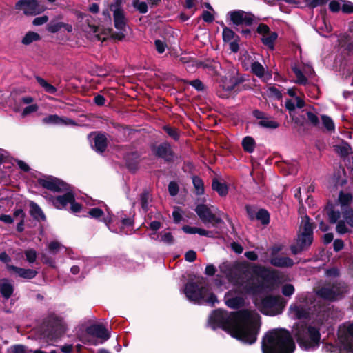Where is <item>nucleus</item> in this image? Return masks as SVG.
Wrapping results in <instances>:
<instances>
[{"label":"nucleus","instance_id":"18","mask_svg":"<svg viewBox=\"0 0 353 353\" xmlns=\"http://www.w3.org/2000/svg\"><path fill=\"white\" fill-rule=\"evenodd\" d=\"M63 195L56 196L53 200V205L58 209H65L68 203L74 201V194L70 188L69 190L65 191Z\"/></svg>","mask_w":353,"mask_h":353},{"label":"nucleus","instance_id":"60","mask_svg":"<svg viewBox=\"0 0 353 353\" xmlns=\"http://www.w3.org/2000/svg\"><path fill=\"white\" fill-rule=\"evenodd\" d=\"M25 256L26 260L32 263L36 261L37 259V252L34 249H29L25 251Z\"/></svg>","mask_w":353,"mask_h":353},{"label":"nucleus","instance_id":"54","mask_svg":"<svg viewBox=\"0 0 353 353\" xmlns=\"http://www.w3.org/2000/svg\"><path fill=\"white\" fill-rule=\"evenodd\" d=\"M295 316L297 319H308L309 312L304 308L296 306Z\"/></svg>","mask_w":353,"mask_h":353},{"label":"nucleus","instance_id":"19","mask_svg":"<svg viewBox=\"0 0 353 353\" xmlns=\"http://www.w3.org/2000/svg\"><path fill=\"white\" fill-rule=\"evenodd\" d=\"M14 291V285L8 279L4 278L0 280V294L3 300H8L12 296Z\"/></svg>","mask_w":353,"mask_h":353},{"label":"nucleus","instance_id":"4","mask_svg":"<svg viewBox=\"0 0 353 353\" xmlns=\"http://www.w3.org/2000/svg\"><path fill=\"white\" fill-rule=\"evenodd\" d=\"M67 331V325L62 316L54 312H50L43 319L40 332L41 338L53 341L61 337Z\"/></svg>","mask_w":353,"mask_h":353},{"label":"nucleus","instance_id":"24","mask_svg":"<svg viewBox=\"0 0 353 353\" xmlns=\"http://www.w3.org/2000/svg\"><path fill=\"white\" fill-rule=\"evenodd\" d=\"M225 305L232 309H239L244 305L245 301L241 296H230L229 293L225 295Z\"/></svg>","mask_w":353,"mask_h":353},{"label":"nucleus","instance_id":"31","mask_svg":"<svg viewBox=\"0 0 353 353\" xmlns=\"http://www.w3.org/2000/svg\"><path fill=\"white\" fill-rule=\"evenodd\" d=\"M35 79L37 82L44 89V90L50 94H54L57 91V88L47 82L44 79L39 76H36Z\"/></svg>","mask_w":353,"mask_h":353},{"label":"nucleus","instance_id":"26","mask_svg":"<svg viewBox=\"0 0 353 353\" xmlns=\"http://www.w3.org/2000/svg\"><path fill=\"white\" fill-rule=\"evenodd\" d=\"M126 168L131 172H135L139 169V156H124Z\"/></svg>","mask_w":353,"mask_h":353},{"label":"nucleus","instance_id":"42","mask_svg":"<svg viewBox=\"0 0 353 353\" xmlns=\"http://www.w3.org/2000/svg\"><path fill=\"white\" fill-rule=\"evenodd\" d=\"M216 62L212 59H206L205 61H197L196 65L197 68H203L204 69H208L211 71L216 70V66L214 65Z\"/></svg>","mask_w":353,"mask_h":353},{"label":"nucleus","instance_id":"53","mask_svg":"<svg viewBox=\"0 0 353 353\" xmlns=\"http://www.w3.org/2000/svg\"><path fill=\"white\" fill-rule=\"evenodd\" d=\"M336 230L339 234H344L351 232V230L346 226L345 221L343 220H340L337 222Z\"/></svg>","mask_w":353,"mask_h":353},{"label":"nucleus","instance_id":"16","mask_svg":"<svg viewBox=\"0 0 353 353\" xmlns=\"http://www.w3.org/2000/svg\"><path fill=\"white\" fill-rule=\"evenodd\" d=\"M245 81V79L243 77L231 76L229 79L225 77L222 79V89L225 92H231L234 90L235 92H239L241 90L239 88V85Z\"/></svg>","mask_w":353,"mask_h":353},{"label":"nucleus","instance_id":"38","mask_svg":"<svg viewBox=\"0 0 353 353\" xmlns=\"http://www.w3.org/2000/svg\"><path fill=\"white\" fill-rule=\"evenodd\" d=\"M192 183L197 195H202L204 194V184L202 179L199 176H194L192 177Z\"/></svg>","mask_w":353,"mask_h":353},{"label":"nucleus","instance_id":"51","mask_svg":"<svg viewBox=\"0 0 353 353\" xmlns=\"http://www.w3.org/2000/svg\"><path fill=\"white\" fill-rule=\"evenodd\" d=\"M62 28V22L50 21L47 26V30L50 33H56Z\"/></svg>","mask_w":353,"mask_h":353},{"label":"nucleus","instance_id":"58","mask_svg":"<svg viewBox=\"0 0 353 353\" xmlns=\"http://www.w3.org/2000/svg\"><path fill=\"white\" fill-rule=\"evenodd\" d=\"M343 217L345 219L347 223L352 228H353V210L351 208L345 210L343 212Z\"/></svg>","mask_w":353,"mask_h":353},{"label":"nucleus","instance_id":"35","mask_svg":"<svg viewBox=\"0 0 353 353\" xmlns=\"http://www.w3.org/2000/svg\"><path fill=\"white\" fill-rule=\"evenodd\" d=\"M255 141L254 138L250 136L244 137L242 140V147L245 152L252 153L255 147Z\"/></svg>","mask_w":353,"mask_h":353},{"label":"nucleus","instance_id":"29","mask_svg":"<svg viewBox=\"0 0 353 353\" xmlns=\"http://www.w3.org/2000/svg\"><path fill=\"white\" fill-rule=\"evenodd\" d=\"M278 38V34L276 32H270L261 38L262 43L270 50H274V43Z\"/></svg>","mask_w":353,"mask_h":353},{"label":"nucleus","instance_id":"40","mask_svg":"<svg viewBox=\"0 0 353 353\" xmlns=\"http://www.w3.org/2000/svg\"><path fill=\"white\" fill-rule=\"evenodd\" d=\"M251 71L259 78L263 77L265 74L264 67L258 61H254L251 64Z\"/></svg>","mask_w":353,"mask_h":353},{"label":"nucleus","instance_id":"22","mask_svg":"<svg viewBox=\"0 0 353 353\" xmlns=\"http://www.w3.org/2000/svg\"><path fill=\"white\" fill-rule=\"evenodd\" d=\"M270 263L279 268H291L294 265V261L288 256H275L270 259Z\"/></svg>","mask_w":353,"mask_h":353},{"label":"nucleus","instance_id":"7","mask_svg":"<svg viewBox=\"0 0 353 353\" xmlns=\"http://www.w3.org/2000/svg\"><path fill=\"white\" fill-rule=\"evenodd\" d=\"M261 273L259 274L262 279H247L242 285L245 292L251 295H258L263 292L267 285L265 282L272 283L276 281L277 274L274 270H269L265 268L260 267Z\"/></svg>","mask_w":353,"mask_h":353},{"label":"nucleus","instance_id":"52","mask_svg":"<svg viewBox=\"0 0 353 353\" xmlns=\"http://www.w3.org/2000/svg\"><path fill=\"white\" fill-rule=\"evenodd\" d=\"M295 289L292 284L286 283L281 288V292L285 296H291L294 293Z\"/></svg>","mask_w":353,"mask_h":353},{"label":"nucleus","instance_id":"61","mask_svg":"<svg viewBox=\"0 0 353 353\" xmlns=\"http://www.w3.org/2000/svg\"><path fill=\"white\" fill-rule=\"evenodd\" d=\"M270 32L271 31L269 26L263 23H259L258 27L256 28V32L263 36H265Z\"/></svg>","mask_w":353,"mask_h":353},{"label":"nucleus","instance_id":"9","mask_svg":"<svg viewBox=\"0 0 353 353\" xmlns=\"http://www.w3.org/2000/svg\"><path fill=\"white\" fill-rule=\"evenodd\" d=\"M347 291V286L343 282H334L322 286L316 294L324 300L334 301L341 298Z\"/></svg>","mask_w":353,"mask_h":353},{"label":"nucleus","instance_id":"1","mask_svg":"<svg viewBox=\"0 0 353 353\" xmlns=\"http://www.w3.org/2000/svg\"><path fill=\"white\" fill-rule=\"evenodd\" d=\"M208 323L213 330L221 328L232 337L247 344H253L257 339L259 325L248 310L228 312L222 309L214 310Z\"/></svg>","mask_w":353,"mask_h":353},{"label":"nucleus","instance_id":"62","mask_svg":"<svg viewBox=\"0 0 353 353\" xmlns=\"http://www.w3.org/2000/svg\"><path fill=\"white\" fill-rule=\"evenodd\" d=\"M179 190V185L175 181H170L168 184V192L169 194L174 196H176Z\"/></svg>","mask_w":353,"mask_h":353},{"label":"nucleus","instance_id":"32","mask_svg":"<svg viewBox=\"0 0 353 353\" xmlns=\"http://www.w3.org/2000/svg\"><path fill=\"white\" fill-rule=\"evenodd\" d=\"M41 39L39 34L32 31L28 32L21 40V43L23 45L28 46L34 41H40Z\"/></svg>","mask_w":353,"mask_h":353},{"label":"nucleus","instance_id":"33","mask_svg":"<svg viewBox=\"0 0 353 353\" xmlns=\"http://www.w3.org/2000/svg\"><path fill=\"white\" fill-rule=\"evenodd\" d=\"M162 129L163 131L173 140L177 141L179 140L181 134L179 129L170 125H163Z\"/></svg>","mask_w":353,"mask_h":353},{"label":"nucleus","instance_id":"34","mask_svg":"<svg viewBox=\"0 0 353 353\" xmlns=\"http://www.w3.org/2000/svg\"><path fill=\"white\" fill-rule=\"evenodd\" d=\"M334 150L338 154H353L351 146L345 141H343L340 145H335Z\"/></svg>","mask_w":353,"mask_h":353},{"label":"nucleus","instance_id":"6","mask_svg":"<svg viewBox=\"0 0 353 353\" xmlns=\"http://www.w3.org/2000/svg\"><path fill=\"white\" fill-rule=\"evenodd\" d=\"M227 17L236 31L239 32L245 38L251 37V30L247 27L254 24L255 20L254 14L242 10H233L228 12Z\"/></svg>","mask_w":353,"mask_h":353},{"label":"nucleus","instance_id":"59","mask_svg":"<svg viewBox=\"0 0 353 353\" xmlns=\"http://www.w3.org/2000/svg\"><path fill=\"white\" fill-rule=\"evenodd\" d=\"M343 2L341 6V10L343 13L351 14L353 13V3L349 1L341 0Z\"/></svg>","mask_w":353,"mask_h":353},{"label":"nucleus","instance_id":"55","mask_svg":"<svg viewBox=\"0 0 353 353\" xmlns=\"http://www.w3.org/2000/svg\"><path fill=\"white\" fill-rule=\"evenodd\" d=\"M40 259L43 263L46 264L51 268H55V260L51 256H48L47 254H41Z\"/></svg>","mask_w":353,"mask_h":353},{"label":"nucleus","instance_id":"41","mask_svg":"<svg viewBox=\"0 0 353 353\" xmlns=\"http://www.w3.org/2000/svg\"><path fill=\"white\" fill-rule=\"evenodd\" d=\"M8 351L11 353H31L32 350L22 344H16L10 346Z\"/></svg>","mask_w":353,"mask_h":353},{"label":"nucleus","instance_id":"56","mask_svg":"<svg viewBox=\"0 0 353 353\" xmlns=\"http://www.w3.org/2000/svg\"><path fill=\"white\" fill-rule=\"evenodd\" d=\"M108 31L110 33L111 38L114 40L122 41L125 37V32L126 30H119V32H114L112 28H109Z\"/></svg>","mask_w":353,"mask_h":353},{"label":"nucleus","instance_id":"23","mask_svg":"<svg viewBox=\"0 0 353 353\" xmlns=\"http://www.w3.org/2000/svg\"><path fill=\"white\" fill-rule=\"evenodd\" d=\"M29 206L30 214L34 220L39 222L46 221V216L45 214L37 203L34 201H30Z\"/></svg>","mask_w":353,"mask_h":353},{"label":"nucleus","instance_id":"43","mask_svg":"<svg viewBox=\"0 0 353 353\" xmlns=\"http://www.w3.org/2000/svg\"><path fill=\"white\" fill-rule=\"evenodd\" d=\"M352 199V196L350 193H344L343 191H341L339 196V201L342 207L349 206L351 201Z\"/></svg>","mask_w":353,"mask_h":353},{"label":"nucleus","instance_id":"47","mask_svg":"<svg viewBox=\"0 0 353 353\" xmlns=\"http://www.w3.org/2000/svg\"><path fill=\"white\" fill-rule=\"evenodd\" d=\"M184 82L188 83V85H192L196 90L199 92L204 91L205 90V86L203 83L199 79L187 81L184 80Z\"/></svg>","mask_w":353,"mask_h":353},{"label":"nucleus","instance_id":"12","mask_svg":"<svg viewBox=\"0 0 353 353\" xmlns=\"http://www.w3.org/2000/svg\"><path fill=\"white\" fill-rule=\"evenodd\" d=\"M338 338L345 350L353 352V323H345L340 326Z\"/></svg>","mask_w":353,"mask_h":353},{"label":"nucleus","instance_id":"44","mask_svg":"<svg viewBox=\"0 0 353 353\" xmlns=\"http://www.w3.org/2000/svg\"><path fill=\"white\" fill-rule=\"evenodd\" d=\"M132 6L141 14H145L148 10L147 3L139 0H132Z\"/></svg>","mask_w":353,"mask_h":353},{"label":"nucleus","instance_id":"28","mask_svg":"<svg viewBox=\"0 0 353 353\" xmlns=\"http://www.w3.org/2000/svg\"><path fill=\"white\" fill-rule=\"evenodd\" d=\"M212 188L217 192L219 196H225L228 193V185L225 183L220 182L217 179H212Z\"/></svg>","mask_w":353,"mask_h":353},{"label":"nucleus","instance_id":"37","mask_svg":"<svg viewBox=\"0 0 353 353\" xmlns=\"http://www.w3.org/2000/svg\"><path fill=\"white\" fill-rule=\"evenodd\" d=\"M155 154H173L170 143L164 141L159 144L157 147Z\"/></svg>","mask_w":353,"mask_h":353},{"label":"nucleus","instance_id":"8","mask_svg":"<svg viewBox=\"0 0 353 353\" xmlns=\"http://www.w3.org/2000/svg\"><path fill=\"white\" fill-rule=\"evenodd\" d=\"M287 301L280 295L268 294L261 299L259 309L265 315L274 316L284 310Z\"/></svg>","mask_w":353,"mask_h":353},{"label":"nucleus","instance_id":"2","mask_svg":"<svg viewBox=\"0 0 353 353\" xmlns=\"http://www.w3.org/2000/svg\"><path fill=\"white\" fill-rule=\"evenodd\" d=\"M295 347L290 332L285 328L269 330L261 341L262 353H294Z\"/></svg>","mask_w":353,"mask_h":353},{"label":"nucleus","instance_id":"13","mask_svg":"<svg viewBox=\"0 0 353 353\" xmlns=\"http://www.w3.org/2000/svg\"><path fill=\"white\" fill-rule=\"evenodd\" d=\"M194 211L203 223H212L214 226L223 223V221L212 213V210L205 204L197 205Z\"/></svg>","mask_w":353,"mask_h":353},{"label":"nucleus","instance_id":"46","mask_svg":"<svg viewBox=\"0 0 353 353\" xmlns=\"http://www.w3.org/2000/svg\"><path fill=\"white\" fill-rule=\"evenodd\" d=\"M150 197V193L147 190H144L140 195L141 205L143 211L147 212L148 210V199Z\"/></svg>","mask_w":353,"mask_h":353},{"label":"nucleus","instance_id":"21","mask_svg":"<svg viewBox=\"0 0 353 353\" xmlns=\"http://www.w3.org/2000/svg\"><path fill=\"white\" fill-rule=\"evenodd\" d=\"M26 8H24L26 15H37L44 10L43 6H41L37 0H27Z\"/></svg>","mask_w":353,"mask_h":353},{"label":"nucleus","instance_id":"50","mask_svg":"<svg viewBox=\"0 0 353 353\" xmlns=\"http://www.w3.org/2000/svg\"><path fill=\"white\" fill-rule=\"evenodd\" d=\"M43 121L45 123L51 124H61L63 122V119L57 114L49 115L43 118Z\"/></svg>","mask_w":353,"mask_h":353},{"label":"nucleus","instance_id":"30","mask_svg":"<svg viewBox=\"0 0 353 353\" xmlns=\"http://www.w3.org/2000/svg\"><path fill=\"white\" fill-rule=\"evenodd\" d=\"M255 219L259 221L262 225H267L270 222V214L267 210L261 208L256 212Z\"/></svg>","mask_w":353,"mask_h":353},{"label":"nucleus","instance_id":"11","mask_svg":"<svg viewBox=\"0 0 353 353\" xmlns=\"http://www.w3.org/2000/svg\"><path fill=\"white\" fill-rule=\"evenodd\" d=\"M37 183L43 188L55 192H64L70 188V185L51 175L46 176V179H38Z\"/></svg>","mask_w":353,"mask_h":353},{"label":"nucleus","instance_id":"14","mask_svg":"<svg viewBox=\"0 0 353 353\" xmlns=\"http://www.w3.org/2000/svg\"><path fill=\"white\" fill-rule=\"evenodd\" d=\"M222 39L224 43H229V49L232 52H237L239 50V43L241 41L240 37L230 28H224L222 32Z\"/></svg>","mask_w":353,"mask_h":353},{"label":"nucleus","instance_id":"63","mask_svg":"<svg viewBox=\"0 0 353 353\" xmlns=\"http://www.w3.org/2000/svg\"><path fill=\"white\" fill-rule=\"evenodd\" d=\"M161 241L165 244L172 245L174 243V238L171 232H165L161 235Z\"/></svg>","mask_w":353,"mask_h":353},{"label":"nucleus","instance_id":"39","mask_svg":"<svg viewBox=\"0 0 353 353\" xmlns=\"http://www.w3.org/2000/svg\"><path fill=\"white\" fill-rule=\"evenodd\" d=\"M292 71L294 73L296 80V83L299 85H305L308 83L307 79L303 74V72L297 67H293Z\"/></svg>","mask_w":353,"mask_h":353},{"label":"nucleus","instance_id":"57","mask_svg":"<svg viewBox=\"0 0 353 353\" xmlns=\"http://www.w3.org/2000/svg\"><path fill=\"white\" fill-rule=\"evenodd\" d=\"M88 213L92 218L96 219H99L104 215L103 210L99 208H91Z\"/></svg>","mask_w":353,"mask_h":353},{"label":"nucleus","instance_id":"25","mask_svg":"<svg viewBox=\"0 0 353 353\" xmlns=\"http://www.w3.org/2000/svg\"><path fill=\"white\" fill-rule=\"evenodd\" d=\"M325 210L329 217L330 223H335L341 216V213L339 210H334V206L331 202H328L325 206Z\"/></svg>","mask_w":353,"mask_h":353},{"label":"nucleus","instance_id":"10","mask_svg":"<svg viewBox=\"0 0 353 353\" xmlns=\"http://www.w3.org/2000/svg\"><path fill=\"white\" fill-rule=\"evenodd\" d=\"M108 136L104 131H92L88 134L87 138L94 150L97 153L102 154L106 151L108 146Z\"/></svg>","mask_w":353,"mask_h":353},{"label":"nucleus","instance_id":"36","mask_svg":"<svg viewBox=\"0 0 353 353\" xmlns=\"http://www.w3.org/2000/svg\"><path fill=\"white\" fill-rule=\"evenodd\" d=\"M296 242L300 243L306 249H308L313 242V236L299 233L298 234Z\"/></svg>","mask_w":353,"mask_h":353},{"label":"nucleus","instance_id":"48","mask_svg":"<svg viewBox=\"0 0 353 353\" xmlns=\"http://www.w3.org/2000/svg\"><path fill=\"white\" fill-rule=\"evenodd\" d=\"M259 125L265 128L276 129L279 126V123L275 121H269L268 118L262 119L258 123Z\"/></svg>","mask_w":353,"mask_h":353},{"label":"nucleus","instance_id":"3","mask_svg":"<svg viewBox=\"0 0 353 353\" xmlns=\"http://www.w3.org/2000/svg\"><path fill=\"white\" fill-rule=\"evenodd\" d=\"M183 291L187 299L194 303L203 301L213 306L219 302L217 296L213 292H210L209 284L203 276L197 277L196 281L190 278L185 284Z\"/></svg>","mask_w":353,"mask_h":353},{"label":"nucleus","instance_id":"45","mask_svg":"<svg viewBox=\"0 0 353 353\" xmlns=\"http://www.w3.org/2000/svg\"><path fill=\"white\" fill-rule=\"evenodd\" d=\"M62 248H64V246L57 241H51L48 244L49 253L52 255L58 254Z\"/></svg>","mask_w":353,"mask_h":353},{"label":"nucleus","instance_id":"15","mask_svg":"<svg viewBox=\"0 0 353 353\" xmlns=\"http://www.w3.org/2000/svg\"><path fill=\"white\" fill-rule=\"evenodd\" d=\"M85 332L89 336H92L103 340L107 341L110 337V334L103 324H92L85 328Z\"/></svg>","mask_w":353,"mask_h":353},{"label":"nucleus","instance_id":"49","mask_svg":"<svg viewBox=\"0 0 353 353\" xmlns=\"http://www.w3.org/2000/svg\"><path fill=\"white\" fill-rule=\"evenodd\" d=\"M321 119H322L323 126L328 131L334 130L335 125H334V121L331 117H330L329 116H327V115H322Z\"/></svg>","mask_w":353,"mask_h":353},{"label":"nucleus","instance_id":"27","mask_svg":"<svg viewBox=\"0 0 353 353\" xmlns=\"http://www.w3.org/2000/svg\"><path fill=\"white\" fill-rule=\"evenodd\" d=\"M301 228V233L313 236L314 223L310 221V218L307 214L303 217Z\"/></svg>","mask_w":353,"mask_h":353},{"label":"nucleus","instance_id":"17","mask_svg":"<svg viewBox=\"0 0 353 353\" xmlns=\"http://www.w3.org/2000/svg\"><path fill=\"white\" fill-rule=\"evenodd\" d=\"M8 271L11 273H14L19 277L24 279H34L38 274V272L35 270L19 268L15 265H8Z\"/></svg>","mask_w":353,"mask_h":353},{"label":"nucleus","instance_id":"5","mask_svg":"<svg viewBox=\"0 0 353 353\" xmlns=\"http://www.w3.org/2000/svg\"><path fill=\"white\" fill-rule=\"evenodd\" d=\"M294 335L299 347L303 350H314L320 345L321 333L318 327L301 325Z\"/></svg>","mask_w":353,"mask_h":353},{"label":"nucleus","instance_id":"20","mask_svg":"<svg viewBox=\"0 0 353 353\" xmlns=\"http://www.w3.org/2000/svg\"><path fill=\"white\" fill-rule=\"evenodd\" d=\"M114 25L118 30H126V19L123 10H113Z\"/></svg>","mask_w":353,"mask_h":353},{"label":"nucleus","instance_id":"64","mask_svg":"<svg viewBox=\"0 0 353 353\" xmlns=\"http://www.w3.org/2000/svg\"><path fill=\"white\" fill-rule=\"evenodd\" d=\"M330 0H305L310 8H314L326 4Z\"/></svg>","mask_w":353,"mask_h":353}]
</instances>
